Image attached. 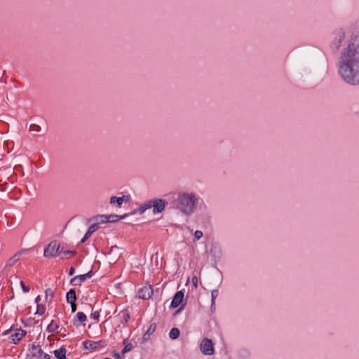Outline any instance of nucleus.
I'll use <instances>...</instances> for the list:
<instances>
[{
    "mask_svg": "<svg viewBox=\"0 0 359 359\" xmlns=\"http://www.w3.org/2000/svg\"><path fill=\"white\" fill-rule=\"evenodd\" d=\"M76 318L78 321L83 323L87 320L86 315L83 312H78L76 313Z\"/></svg>",
    "mask_w": 359,
    "mask_h": 359,
    "instance_id": "obj_24",
    "label": "nucleus"
},
{
    "mask_svg": "<svg viewBox=\"0 0 359 359\" xmlns=\"http://www.w3.org/2000/svg\"><path fill=\"white\" fill-rule=\"evenodd\" d=\"M200 350L205 355H213L215 350L212 341L208 338L203 339L200 345Z\"/></svg>",
    "mask_w": 359,
    "mask_h": 359,
    "instance_id": "obj_4",
    "label": "nucleus"
},
{
    "mask_svg": "<svg viewBox=\"0 0 359 359\" xmlns=\"http://www.w3.org/2000/svg\"><path fill=\"white\" fill-rule=\"evenodd\" d=\"M59 328L58 325L54 321L51 320L49 325L47 327V330L48 332L51 334H55L57 332V330Z\"/></svg>",
    "mask_w": 359,
    "mask_h": 359,
    "instance_id": "obj_17",
    "label": "nucleus"
},
{
    "mask_svg": "<svg viewBox=\"0 0 359 359\" xmlns=\"http://www.w3.org/2000/svg\"><path fill=\"white\" fill-rule=\"evenodd\" d=\"M74 271H75L74 268V267H71L69 269V274L70 276H72L74 273Z\"/></svg>",
    "mask_w": 359,
    "mask_h": 359,
    "instance_id": "obj_41",
    "label": "nucleus"
},
{
    "mask_svg": "<svg viewBox=\"0 0 359 359\" xmlns=\"http://www.w3.org/2000/svg\"><path fill=\"white\" fill-rule=\"evenodd\" d=\"M145 207L143 205V204L140 205V207L137 209V212L139 214L142 215L146 211Z\"/></svg>",
    "mask_w": 359,
    "mask_h": 359,
    "instance_id": "obj_36",
    "label": "nucleus"
},
{
    "mask_svg": "<svg viewBox=\"0 0 359 359\" xmlns=\"http://www.w3.org/2000/svg\"><path fill=\"white\" fill-rule=\"evenodd\" d=\"M355 43H357L358 45L359 44V36L352 35L351 39L350 41L348 42V46L355 45Z\"/></svg>",
    "mask_w": 359,
    "mask_h": 359,
    "instance_id": "obj_25",
    "label": "nucleus"
},
{
    "mask_svg": "<svg viewBox=\"0 0 359 359\" xmlns=\"http://www.w3.org/2000/svg\"><path fill=\"white\" fill-rule=\"evenodd\" d=\"M121 317L123 318L125 323H128L130 319V314L128 310H123L121 312Z\"/></svg>",
    "mask_w": 359,
    "mask_h": 359,
    "instance_id": "obj_27",
    "label": "nucleus"
},
{
    "mask_svg": "<svg viewBox=\"0 0 359 359\" xmlns=\"http://www.w3.org/2000/svg\"><path fill=\"white\" fill-rule=\"evenodd\" d=\"M101 344L100 341H86L83 342L85 349L95 350Z\"/></svg>",
    "mask_w": 359,
    "mask_h": 359,
    "instance_id": "obj_12",
    "label": "nucleus"
},
{
    "mask_svg": "<svg viewBox=\"0 0 359 359\" xmlns=\"http://www.w3.org/2000/svg\"><path fill=\"white\" fill-rule=\"evenodd\" d=\"M41 127L36 124L33 123V124H31L29 126V130L32 132L39 133L41 131Z\"/></svg>",
    "mask_w": 359,
    "mask_h": 359,
    "instance_id": "obj_29",
    "label": "nucleus"
},
{
    "mask_svg": "<svg viewBox=\"0 0 359 359\" xmlns=\"http://www.w3.org/2000/svg\"><path fill=\"white\" fill-rule=\"evenodd\" d=\"M54 293L50 288H47L45 290V301L48 303H50L53 297Z\"/></svg>",
    "mask_w": 359,
    "mask_h": 359,
    "instance_id": "obj_19",
    "label": "nucleus"
},
{
    "mask_svg": "<svg viewBox=\"0 0 359 359\" xmlns=\"http://www.w3.org/2000/svg\"><path fill=\"white\" fill-rule=\"evenodd\" d=\"M85 280H86L85 276L79 275V276H74V278H72L71 279L70 283H71V284H72L74 285H79Z\"/></svg>",
    "mask_w": 359,
    "mask_h": 359,
    "instance_id": "obj_14",
    "label": "nucleus"
},
{
    "mask_svg": "<svg viewBox=\"0 0 359 359\" xmlns=\"http://www.w3.org/2000/svg\"><path fill=\"white\" fill-rule=\"evenodd\" d=\"M97 229V226H96V224H93L91 225L88 231L86 232V233L85 234V236H83V238L81 239V243H84L90 236L91 234L95 232L96 230Z\"/></svg>",
    "mask_w": 359,
    "mask_h": 359,
    "instance_id": "obj_15",
    "label": "nucleus"
},
{
    "mask_svg": "<svg viewBox=\"0 0 359 359\" xmlns=\"http://www.w3.org/2000/svg\"><path fill=\"white\" fill-rule=\"evenodd\" d=\"M95 220L96 223L95 224H105L108 222L107 215H97L95 217Z\"/></svg>",
    "mask_w": 359,
    "mask_h": 359,
    "instance_id": "obj_18",
    "label": "nucleus"
},
{
    "mask_svg": "<svg viewBox=\"0 0 359 359\" xmlns=\"http://www.w3.org/2000/svg\"><path fill=\"white\" fill-rule=\"evenodd\" d=\"M7 333H8V330H7V331H6V332L4 333V334H7Z\"/></svg>",
    "mask_w": 359,
    "mask_h": 359,
    "instance_id": "obj_42",
    "label": "nucleus"
},
{
    "mask_svg": "<svg viewBox=\"0 0 359 359\" xmlns=\"http://www.w3.org/2000/svg\"><path fill=\"white\" fill-rule=\"evenodd\" d=\"M18 260V254H15L13 257L10 258L7 262V266H13Z\"/></svg>",
    "mask_w": 359,
    "mask_h": 359,
    "instance_id": "obj_26",
    "label": "nucleus"
},
{
    "mask_svg": "<svg viewBox=\"0 0 359 359\" xmlns=\"http://www.w3.org/2000/svg\"><path fill=\"white\" fill-rule=\"evenodd\" d=\"M123 202V197L112 196L110 198V203H117L118 206H121Z\"/></svg>",
    "mask_w": 359,
    "mask_h": 359,
    "instance_id": "obj_23",
    "label": "nucleus"
},
{
    "mask_svg": "<svg viewBox=\"0 0 359 359\" xmlns=\"http://www.w3.org/2000/svg\"><path fill=\"white\" fill-rule=\"evenodd\" d=\"M156 330V324L152 323L149 325L147 332L143 334L142 338V343H144L148 341L150 338V336L155 332Z\"/></svg>",
    "mask_w": 359,
    "mask_h": 359,
    "instance_id": "obj_11",
    "label": "nucleus"
},
{
    "mask_svg": "<svg viewBox=\"0 0 359 359\" xmlns=\"http://www.w3.org/2000/svg\"><path fill=\"white\" fill-rule=\"evenodd\" d=\"M133 349V345L131 344H127L125 345L124 348L122 350V354H124Z\"/></svg>",
    "mask_w": 359,
    "mask_h": 359,
    "instance_id": "obj_32",
    "label": "nucleus"
},
{
    "mask_svg": "<svg viewBox=\"0 0 359 359\" xmlns=\"http://www.w3.org/2000/svg\"><path fill=\"white\" fill-rule=\"evenodd\" d=\"M20 285L22 287L23 292L27 293L30 291V287L29 285H26L22 280L20 281Z\"/></svg>",
    "mask_w": 359,
    "mask_h": 359,
    "instance_id": "obj_30",
    "label": "nucleus"
},
{
    "mask_svg": "<svg viewBox=\"0 0 359 359\" xmlns=\"http://www.w3.org/2000/svg\"><path fill=\"white\" fill-rule=\"evenodd\" d=\"M59 255L64 256H73L75 255V252L72 250H64L63 249H61L59 252Z\"/></svg>",
    "mask_w": 359,
    "mask_h": 359,
    "instance_id": "obj_28",
    "label": "nucleus"
},
{
    "mask_svg": "<svg viewBox=\"0 0 359 359\" xmlns=\"http://www.w3.org/2000/svg\"><path fill=\"white\" fill-rule=\"evenodd\" d=\"M83 275L85 276V279L86 280L88 278H90L92 276V272L89 271L87 273Z\"/></svg>",
    "mask_w": 359,
    "mask_h": 359,
    "instance_id": "obj_40",
    "label": "nucleus"
},
{
    "mask_svg": "<svg viewBox=\"0 0 359 359\" xmlns=\"http://www.w3.org/2000/svg\"><path fill=\"white\" fill-rule=\"evenodd\" d=\"M218 294H219V292L217 290H213L211 292L212 305H213L215 304V299L217 298Z\"/></svg>",
    "mask_w": 359,
    "mask_h": 359,
    "instance_id": "obj_31",
    "label": "nucleus"
},
{
    "mask_svg": "<svg viewBox=\"0 0 359 359\" xmlns=\"http://www.w3.org/2000/svg\"><path fill=\"white\" fill-rule=\"evenodd\" d=\"M345 37L344 31L342 29H339L334 32V41L335 43H341Z\"/></svg>",
    "mask_w": 359,
    "mask_h": 359,
    "instance_id": "obj_10",
    "label": "nucleus"
},
{
    "mask_svg": "<svg viewBox=\"0 0 359 359\" xmlns=\"http://www.w3.org/2000/svg\"><path fill=\"white\" fill-rule=\"evenodd\" d=\"M153 212L154 214L161 212L165 207V201L162 199H153Z\"/></svg>",
    "mask_w": 359,
    "mask_h": 359,
    "instance_id": "obj_7",
    "label": "nucleus"
},
{
    "mask_svg": "<svg viewBox=\"0 0 359 359\" xmlns=\"http://www.w3.org/2000/svg\"><path fill=\"white\" fill-rule=\"evenodd\" d=\"M126 216V215H124L123 216H118L117 215H113V214L108 215H107L108 222H114L118 221L119 219L124 218Z\"/></svg>",
    "mask_w": 359,
    "mask_h": 359,
    "instance_id": "obj_21",
    "label": "nucleus"
},
{
    "mask_svg": "<svg viewBox=\"0 0 359 359\" xmlns=\"http://www.w3.org/2000/svg\"><path fill=\"white\" fill-rule=\"evenodd\" d=\"M46 312V307L42 304H39L36 305V311L35 312V315L43 316Z\"/></svg>",
    "mask_w": 359,
    "mask_h": 359,
    "instance_id": "obj_22",
    "label": "nucleus"
},
{
    "mask_svg": "<svg viewBox=\"0 0 359 359\" xmlns=\"http://www.w3.org/2000/svg\"><path fill=\"white\" fill-rule=\"evenodd\" d=\"M99 317H100V313L97 311L92 313L90 315V318L95 320H98Z\"/></svg>",
    "mask_w": 359,
    "mask_h": 359,
    "instance_id": "obj_35",
    "label": "nucleus"
},
{
    "mask_svg": "<svg viewBox=\"0 0 359 359\" xmlns=\"http://www.w3.org/2000/svg\"><path fill=\"white\" fill-rule=\"evenodd\" d=\"M153 294V289L151 285L142 288L138 292V297L140 299H148Z\"/></svg>",
    "mask_w": 359,
    "mask_h": 359,
    "instance_id": "obj_6",
    "label": "nucleus"
},
{
    "mask_svg": "<svg viewBox=\"0 0 359 359\" xmlns=\"http://www.w3.org/2000/svg\"><path fill=\"white\" fill-rule=\"evenodd\" d=\"M153 199L146 201L145 203H142L143 205L145 207L146 210L151 208L153 205Z\"/></svg>",
    "mask_w": 359,
    "mask_h": 359,
    "instance_id": "obj_33",
    "label": "nucleus"
},
{
    "mask_svg": "<svg viewBox=\"0 0 359 359\" xmlns=\"http://www.w3.org/2000/svg\"><path fill=\"white\" fill-rule=\"evenodd\" d=\"M198 197L192 192L181 191L177 194L176 208L183 214H192L197 205Z\"/></svg>",
    "mask_w": 359,
    "mask_h": 359,
    "instance_id": "obj_2",
    "label": "nucleus"
},
{
    "mask_svg": "<svg viewBox=\"0 0 359 359\" xmlns=\"http://www.w3.org/2000/svg\"><path fill=\"white\" fill-rule=\"evenodd\" d=\"M71 304V308H72V312L74 313L76 311V305L75 302H73L72 304Z\"/></svg>",
    "mask_w": 359,
    "mask_h": 359,
    "instance_id": "obj_38",
    "label": "nucleus"
},
{
    "mask_svg": "<svg viewBox=\"0 0 359 359\" xmlns=\"http://www.w3.org/2000/svg\"><path fill=\"white\" fill-rule=\"evenodd\" d=\"M41 300V296H40V295H38V296L35 298L34 302H35L36 304L37 305V304H41V303H40Z\"/></svg>",
    "mask_w": 359,
    "mask_h": 359,
    "instance_id": "obj_39",
    "label": "nucleus"
},
{
    "mask_svg": "<svg viewBox=\"0 0 359 359\" xmlns=\"http://www.w3.org/2000/svg\"><path fill=\"white\" fill-rule=\"evenodd\" d=\"M26 332L22 329H16L15 332L11 335V341L16 344L25 336Z\"/></svg>",
    "mask_w": 359,
    "mask_h": 359,
    "instance_id": "obj_8",
    "label": "nucleus"
},
{
    "mask_svg": "<svg viewBox=\"0 0 359 359\" xmlns=\"http://www.w3.org/2000/svg\"><path fill=\"white\" fill-rule=\"evenodd\" d=\"M66 348L64 347H61L53 351L55 356L57 359H66Z\"/></svg>",
    "mask_w": 359,
    "mask_h": 359,
    "instance_id": "obj_13",
    "label": "nucleus"
},
{
    "mask_svg": "<svg viewBox=\"0 0 359 359\" xmlns=\"http://www.w3.org/2000/svg\"><path fill=\"white\" fill-rule=\"evenodd\" d=\"M192 283L196 288L198 287V278L196 276L192 278Z\"/></svg>",
    "mask_w": 359,
    "mask_h": 359,
    "instance_id": "obj_37",
    "label": "nucleus"
},
{
    "mask_svg": "<svg viewBox=\"0 0 359 359\" xmlns=\"http://www.w3.org/2000/svg\"><path fill=\"white\" fill-rule=\"evenodd\" d=\"M339 72L352 85L359 83V46H347L341 53Z\"/></svg>",
    "mask_w": 359,
    "mask_h": 359,
    "instance_id": "obj_1",
    "label": "nucleus"
},
{
    "mask_svg": "<svg viewBox=\"0 0 359 359\" xmlns=\"http://www.w3.org/2000/svg\"><path fill=\"white\" fill-rule=\"evenodd\" d=\"M180 336V330L178 328H172L169 332V337L172 339H176Z\"/></svg>",
    "mask_w": 359,
    "mask_h": 359,
    "instance_id": "obj_20",
    "label": "nucleus"
},
{
    "mask_svg": "<svg viewBox=\"0 0 359 359\" xmlns=\"http://www.w3.org/2000/svg\"><path fill=\"white\" fill-rule=\"evenodd\" d=\"M203 236V232L201 231H196L194 233V238L196 241L199 240Z\"/></svg>",
    "mask_w": 359,
    "mask_h": 359,
    "instance_id": "obj_34",
    "label": "nucleus"
},
{
    "mask_svg": "<svg viewBox=\"0 0 359 359\" xmlns=\"http://www.w3.org/2000/svg\"><path fill=\"white\" fill-rule=\"evenodd\" d=\"M60 244L57 241L50 242L44 249L43 256L45 257H53L59 255Z\"/></svg>",
    "mask_w": 359,
    "mask_h": 359,
    "instance_id": "obj_3",
    "label": "nucleus"
},
{
    "mask_svg": "<svg viewBox=\"0 0 359 359\" xmlns=\"http://www.w3.org/2000/svg\"><path fill=\"white\" fill-rule=\"evenodd\" d=\"M30 351L32 356L38 359H50V356L48 354L43 353L41 346L39 345L33 344Z\"/></svg>",
    "mask_w": 359,
    "mask_h": 359,
    "instance_id": "obj_5",
    "label": "nucleus"
},
{
    "mask_svg": "<svg viewBox=\"0 0 359 359\" xmlns=\"http://www.w3.org/2000/svg\"><path fill=\"white\" fill-rule=\"evenodd\" d=\"M67 303L72 304L76 302V292L74 290H70L66 294Z\"/></svg>",
    "mask_w": 359,
    "mask_h": 359,
    "instance_id": "obj_16",
    "label": "nucleus"
},
{
    "mask_svg": "<svg viewBox=\"0 0 359 359\" xmlns=\"http://www.w3.org/2000/svg\"><path fill=\"white\" fill-rule=\"evenodd\" d=\"M184 299V293L182 291H177L174 295L170 304L172 308H177Z\"/></svg>",
    "mask_w": 359,
    "mask_h": 359,
    "instance_id": "obj_9",
    "label": "nucleus"
}]
</instances>
